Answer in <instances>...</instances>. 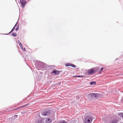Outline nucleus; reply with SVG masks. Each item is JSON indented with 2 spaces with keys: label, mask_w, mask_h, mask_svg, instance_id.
<instances>
[{
  "label": "nucleus",
  "mask_w": 123,
  "mask_h": 123,
  "mask_svg": "<svg viewBox=\"0 0 123 123\" xmlns=\"http://www.w3.org/2000/svg\"><path fill=\"white\" fill-rule=\"evenodd\" d=\"M99 67L93 68L89 69L88 71V73L90 75H92L95 73H97L99 71Z\"/></svg>",
  "instance_id": "nucleus-1"
},
{
  "label": "nucleus",
  "mask_w": 123,
  "mask_h": 123,
  "mask_svg": "<svg viewBox=\"0 0 123 123\" xmlns=\"http://www.w3.org/2000/svg\"><path fill=\"white\" fill-rule=\"evenodd\" d=\"M92 120V117L90 116H86L84 118L85 123H91Z\"/></svg>",
  "instance_id": "nucleus-2"
},
{
  "label": "nucleus",
  "mask_w": 123,
  "mask_h": 123,
  "mask_svg": "<svg viewBox=\"0 0 123 123\" xmlns=\"http://www.w3.org/2000/svg\"><path fill=\"white\" fill-rule=\"evenodd\" d=\"M36 66L38 68H42L46 67L47 65L44 63L39 61L36 64Z\"/></svg>",
  "instance_id": "nucleus-3"
},
{
  "label": "nucleus",
  "mask_w": 123,
  "mask_h": 123,
  "mask_svg": "<svg viewBox=\"0 0 123 123\" xmlns=\"http://www.w3.org/2000/svg\"><path fill=\"white\" fill-rule=\"evenodd\" d=\"M51 113V111L50 110H48L45 111L43 112L42 113V115L43 116H48Z\"/></svg>",
  "instance_id": "nucleus-4"
},
{
  "label": "nucleus",
  "mask_w": 123,
  "mask_h": 123,
  "mask_svg": "<svg viewBox=\"0 0 123 123\" xmlns=\"http://www.w3.org/2000/svg\"><path fill=\"white\" fill-rule=\"evenodd\" d=\"M20 2L22 7L24 8L26 4V2L25 0H20Z\"/></svg>",
  "instance_id": "nucleus-5"
},
{
  "label": "nucleus",
  "mask_w": 123,
  "mask_h": 123,
  "mask_svg": "<svg viewBox=\"0 0 123 123\" xmlns=\"http://www.w3.org/2000/svg\"><path fill=\"white\" fill-rule=\"evenodd\" d=\"M97 94L95 93H89L88 94V95L89 97L92 98H96L97 96Z\"/></svg>",
  "instance_id": "nucleus-6"
},
{
  "label": "nucleus",
  "mask_w": 123,
  "mask_h": 123,
  "mask_svg": "<svg viewBox=\"0 0 123 123\" xmlns=\"http://www.w3.org/2000/svg\"><path fill=\"white\" fill-rule=\"evenodd\" d=\"M119 122V121L116 118H114L111 120L110 121V123H117Z\"/></svg>",
  "instance_id": "nucleus-7"
},
{
  "label": "nucleus",
  "mask_w": 123,
  "mask_h": 123,
  "mask_svg": "<svg viewBox=\"0 0 123 123\" xmlns=\"http://www.w3.org/2000/svg\"><path fill=\"white\" fill-rule=\"evenodd\" d=\"M60 73V72L59 71H57L56 69H55L52 72L51 74H52L53 73L55 74V75H57L58 74Z\"/></svg>",
  "instance_id": "nucleus-8"
},
{
  "label": "nucleus",
  "mask_w": 123,
  "mask_h": 123,
  "mask_svg": "<svg viewBox=\"0 0 123 123\" xmlns=\"http://www.w3.org/2000/svg\"><path fill=\"white\" fill-rule=\"evenodd\" d=\"M52 122V121L49 118H48L46 120V123H51Z\"/></svg>",
  "instance_id": "nucleus-9"
},
{
  "label": "nucleus",
  "mask_w": 123,
  "mask_h": 123,
  "mask_svg": "<svg viewBox=\"0 0 123 123\" xmlns=\"http://www.w3.org/2000/svg\"><path fill=\"white\" fill-rule=\"evenodd\" d=\"M119 116L123 118V113H117Z\"/></svg>",
  "instance_id": "nucleus-10"
},
{
  "label": "nucleus",
  "mask_w": 123,
  "mask_h": 123,
  "mask_svg": "<svg viewBox=\"0 0 123 123\" xmlns=\"http://www.w3.org/2000/svg\"><path fill=\"white\" fill-rule=\"evenodd\" d=\"M96 84V82L94 81H92L90 82V84L91 85H95Z\"/></svg>",
  "instance_id": "nucleus-11"
},
{
  "label": "nucleus",
  "mask_w": 123,
  "mask_h": 123,
  "mask_svg": "<svg viewBox=\"0 0 123 123\" xmlns=\"http://www.w3.org/2000/svg\"><path fill=\"white\" fill-rule=\"evenodd\" d=\"M37 123H44V122L42 119L39 120L38 121Z\"/></svg>",
  "instance_id": "nucleus-12"
},
{
  "label": "nucleus",
  "mask_w": 123,
  "mask_h": 123,
  "mask_svg": "<svg viewBox=\"0 0 123 123\" xmlns=\"http://www.w3.org/2000/svg\"><path fill=\"white\" fill-rule=\"evenodd\" d=\"M71 63H68L65 64V66L67 67L71 66Z\"/></svg>",
  "instance_id": "nucleus-13"
},
{
  "label": "nucleus",
  "mask_w": 123,
  "mask_h": 123,
  "mask_svg": "<svg viewBox=\"0 0 123 123\" xmlns=\"http://www.w3.org/2000/svg\"><path fill=\"white\" fill-rule=\"evenodd\" d=\"M15 29V28L14 27H13L12 28V29L11 31L9 33V34H10L14 30V29Z\"/></svg>",
  "instance_id": "nucleus-14"
},
{
  "label": "nucleus",
  "mask_w": 123,
  "mask_h": 123,
  "mask_svg": "<svg viewBox=\"0 0 123 123\" xmlns=\"http://www.w3.org/2000/svg\"><path fill=\"white\" fill-rule=\"evenodd\" d=\"M12 35L14 37H16L17 36V34L16 33L13 32L12 33Z\"/></svg>",
  "instance_id": "nucleus-15"
},
{
  "label": "nucleus",
  "mask_w": 123,
  "mask_h": 123,
  "mask_svg": "<svg viewBox=\"0 0 123 123\" xmlns=\"http://www.w3.org/2000/svg\"><path fill=\"white\" fill-rule=\"evenodd\" d=\"M59 123H67L65 120H63L61 121Z\"/></svg>",
  "instance_id": "nucleus-16"
},
{
  "label": "nucleus",
  "mask_w": 123,
  "mask_h": 123,
  "mask_svg": "<svg viewBox=\"0 0 123 123\" xmlns=\"http://www.w3.org/2000/svg\"><path fill=\"white\" fill-rule=\"evenodd\" d=\"M84 76H81V75H76L74 76H73V77H81Z\"/></svg>",
  "instance_id": "nucleus-17"
},
{
  "label": "nucleus",
  "mask_w": 123,
  "mask_h": 123,
  "mask_svg": "<svg viewBox=\"0 0 123 123\" xmlns=\"http://www.w3.org/2000/svg\"><path fill=\"white\" fill-rule=\"evenodd\" d=\"M71 66L74 68H75L76 67V66L75 65L72 63H71Z\"/></svg>",
  "instance_id": "nucleus-18"
},
{
  "label": "nucleus",
  "mask_w": 123,
  "mask_h": 123,
  "mask_svg": "<svg viewBox=\"0 0 123 123\" xmlns=\"http://www.w3.org/2000/svg\"><path fill=\"white\" fill-rule=\"evenodd\" d=\"M103 68H101L100 70L98 72L99 74H100L101 73V71L103 70Z\"/></svg>",
  "instance_id": "nucleus-19"
},
{
  "label": "nucleus",
  "mask_w": 123,
  "mask_h": 123,
  "mask_svg": "<svg viewBox=\"0 0 123 123\" xmlns=\"http://www.w3.org/2000/svg\"><path fill=\"white\" fill-rule=\"evenodd\" d=\"M19 45L20 46L21 48L23 47H22V44L21 43H19Z\"/></svg>",
  "instance_id": "nucleus-20"
},
{
  "label": "nucleus",
  "mask_w": 123,
  "mask_h": 123,
  "mask_svg": "<svg viewBox=\"0 0 123 123\" xmlns=\"http://www.w3.org/2000/svg\"><path fill=\"white\" fill-rule=\"evenodd\" d=\"M21 49L23 51H25V48H23L22 47V48H21Z\"/></svg>",
  "instance_id": "nucleus-21"
},
{
  "label": "nucleus",
  "mask_w": 123,
  "mask_h": 123,
  "mask_svg": "<svg viewBox=\"0 0 123 123\" xmlns=\"http://www.w3.org/2000/svg\"><path fill=\"white\" fill-rule=\"evenodd\" d=\"M22 107H23V106H21L20 107H19L18 108H17L16 109H15L16 110H17V109H19V108H22Z\"/></svg>",
  "instance_id": "nucleus-22"
},
{
  "label": "nucleus",
  "mask_w": 123,
  "mask_h": 123,
  "mask_svg": "<svg viewBox=\"0 0 123 123\" xmlns=\"http://www.w3.org/2000/svg\"><path fill=\"white\" fill-rule=\"evenodd\" d=\"M19 29V28H16L15 29V30L17 31Z\"/></svg>",
  "instance_id": "nucleus-23"
},
{
  "label": "nucleus",
  "mask_w": 123,
  "mask_h": 123,
  "mask_svg": "<svg viewBox=\"0 0 123 123\" xmlns=\"http://www.w3.org/2000/svg\"><path fill=\"white\" fill-rule=\"evenodd\" d=\"M30 105V104L29 103H28L27 104H25V106H27Z\"/></svg>",
  "instance_id": "nucleus-24"
},
{
  "label": "nucleus",
  "mask_w": 123,
  "mask_h": 123,
  "mask_svg": "<svg viewBox=\"0 0 123 123\" xmlns=\"http://www.w3.org/2000/svg\"><path fill=\"white\" fill-rule=\"evenodd\" d=\"M19 25H18L17 27V28H19Z\"/></svg>",
  "instance_id": "nucleus-25"
},
{
  "label": "nucleus",
  "mask_w": 123,
  "mask_h": 123,
  "mask_svg": "<svg viewBox=\"0 0 123 123\" xmlns=\"http://www.w3.org/2000/svg\"><path fill=\"white\" fill-rule=\"evenodd\" d=\"M23 107H24L26 106H25V104L23 106Z\"/></svg>",
  "instance_id": "nucleus-26"
},
{
  "label": "nucleus",
  "mask_w": 123,
  "mask_h": 123,
  "mask_svg": "<svg viewBox=\"0 0 123 123\" xmlns=\"http://www.w3.org/2000/svg\"><path fill=\"white\" fill-rule=\"evenodd\" d=\"M17 22L16 23V24L15 25V26H14V27H15V26H16L17 25Z\"/></svg>",
  "instance_id": "nucleus-27"
},
{
  "label": "nucleus",
  "mask_w": 123,
  "mask_h": 123,
  "mask_svg": "<svg viewBox=\"0 0 123 123\" xmlns=\"http://www.w3.org/2000/svg\"><path fill=\"white\" fill-rule=\"evenodd\" d=\"M122 100L123 101V97L122 98Z\"/></svg>",
  "instance_id": "nucleus-28"
},
{
  "label": "nucleus",
  "mask_w": 123,
  "mask_h": 123,
  "mask_svg": "<svg viewBox=\"0 0 123 123\" xmlns=\"http://www.w3.org/2000/svg\"><path fill=\"white\" fill-rule=\"evenodd\" d=\"M14 116H17V115H15Z\"/></svg>",
  "instance_id": "nucleus-29"
},
{
  "label": "nucleus",
  "mask_w": 123,
  "mask_h": 123,
  "mask_svg": "<svg viewBox=\"0 0 123 123\" xmlns=\"http://www.w3.org/2000/svg\"><path fill=\"white\" fill-rule=\"evenodd\" d=\"M18 42H20V41L19 40H18Z\"/></svg>",
  "instance_id": "nucleus-30"
},
{
  "label": "nucleus",
  "mask_w": 123,
  "mask_h": 123,
  "mask_svg": "<svg viewBox=\"0 0 123 123\" xmlns=\"http://www.w3.org/2000/svg\"><path fill=\"white\" fill-rule=\"evenodd\" d=\"M79 68H76V69H78Z\"/></svg>",
  "instance_id": "nucleus-31"
},
{
  "label": "nucleus",
  "mask_w": 123,
  "mask_h": 123,
  "mask_svg": "<svg viewBox=\"0 0 123 123\" xmlns=\"http://www.w3.org/2000/svg\"><path fill=\"white\" fill-rule=\"evenodd\" d=\"M52 82V81H51L50 82V83H51Z\"/></svg>",
  "instance_id": "nucleus-32"
}]
</instances>
